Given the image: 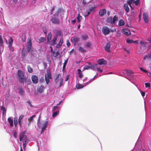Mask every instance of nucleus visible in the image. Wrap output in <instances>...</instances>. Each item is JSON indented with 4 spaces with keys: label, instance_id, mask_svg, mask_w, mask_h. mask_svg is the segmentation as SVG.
<instances>
[{
    "label": "nucleus",
    "instance_id": "4d7b16f0",
    "mask_svg": "<svg viewBox=\"0 0 151 151\" xmlns=\"http://www.w3.org/2000/svg\"><path fill=\"white\" fill-rule=\"evenodd\" d=\"M66 42H67V46L68 47H69L70 45V42H69V40H67Z\"/></svg>",
    "mask_w": 151,
    "mask_h": 151
},
{
    "label": "nucleus",
    "instance_id": "6ab92c4d",
    "mask_svg": "<svg viewBox=\"0 0 151 151\" xmlns=\"http://www.w3.org/2000/svg\"><path fill=\"white\" fill-rule=\"evenodd\" d=\"M106 10L105 9H103L100 11L99 14L101 17H102L106 13Z\"/></svg>",
    "mask_w": 151,
    "mask_h": 151
},
{
    "label": "nucleus",
    "instance_id": "f03ea898",
    "mask_svg": "<svg viewBox=\"0 0 151 151\" xmlns=\"http://www.w3.org/2000/svg\"><path fill=\"white\" fill-rule=\"evenodd\" d=\"M45 80L46 83L48 84L50 82V79L51 78V73L49 70H47V73L45 75Z\"/></svg>",
    "mask_w": 151,
    "mask_h": 151
},
{
    "label": "nucleus",
    "instance_id": "49530a36",
    "mask_svg": "<svg viewBox=\"0 0 151 151\" xmlns=\"http://www.w3.org/2000/svg\"><path fill=\"white\" fill-rule=\"evenodd\" d=\"M60 87H61L63 85V79L60 77Z\"/></svg>",
    "mask_w": 151,
    "mask_h": 151
},
{
    "label": "nucleus",
    "instance_id": "9d476101",
    "mask_svg": "<svg viewBox=\"0 0 151 151\" xmlns=\"http://www.w3.org/2000/svg\"><path fill=\"white\" fill-rule=\"evenodd\" d=\"M24 117V115L23 114L21 115L19 118L18 123L20 126H21L23 122L22 119Z\"/></svg>",
    "mask_w": 151,
    "mask_h": 151
},
{
    "label": "nucleus",
    "instance_id": "473e14b6",
    "mask_svg": "<svg viewBox=\"0 0 151 151\" xmlns=\"http://www.w3.org/2000/svg\"><path fill=\"white\" fill-rule=\"evenodd\" d=\"M84 86H85L84 85V84H83V85L80 84H78L76 85V88L77 89H79L82 88Z\"/></svg>",
    "mask_w": 151,
    "mask_h": 151
},
{
    "label": "nucleus",
    "instance_id": "6e6d98bb",
    "mask_svg": "<svg viewBox=\"0 0 151 151\" xmlns=\"http://www.w3.org/2000/svg\"><path fill=\"white\" fill-rule=\"evenodd\" d=\"M146 87H150V84L149 83H145Z\"/></svg>",
    "mask_w": 151,
    "mask_h": 151
},
{
    "label": "nucleus",
    "instance_id": "bb28decb",
    "mask_svg": "<svg viewBox=\"0 0 151 151\" xmlns=\"http://www.w3.org/2000/svg\"><path fill=\"white\" fill-rule=\"evenodd\" d=\"M1 110H2L3 111L2 114H3V116H4V115L5 116L6 112V109L3 106H2L1 107V108L0 109V111Z\"/></svg>",
    "mask_w": 151,
    "mask_h": 151
},
{
    "label": "nucleus",
    "instance_id": "aec40b11",
    "mask_svg": "<svg viewBox=\"0 0 151 151\" xmlns=\"http://www.w3.org/2000/svg\"><path fill=\"white\" fill-rule=\"evenodd\" d=\"M51 21L52 23H53L58 24L59 23V20L56 18H53L52 19Z\"/></svg>",
    "mask_w": 151,
    "mask_h": 151
},
{
    "label": "nucleus",
    "instance_id": "2eb2a0df",
    "mask_svg": "<svg viewBox=\"0 0 151 151\" xmlns=\"http://www.w3.org/2000/svg\"><path fill=\"white\" fill-rule=\"evenodd\" d=\"M143 18L144 19V21L145 23L148 22V16L147 13H144L143 14Z\"/></svg>",
    "mask_w": 151,
    "mask_h": 151
},
{
    "label": "nucleus",
    "instance_id": "864d4df0",
    "mask_svg": "<svg viewBox=\"0 0 151 151\" xmlns=\"http://www.w3.org/2000/svg\"><path fill=\"white\" fill-rule=\"evenodd\" d=\"M62 44V43H60V42L57 44V45L56 46V47L57 48H59L60 46H61V45Z\"/></svg>",
    "mask_w": 151,
    "mask_h": 151
},
{
    "label": "nucleus",
    "instance_id": "dca6fc26",
    "mask_svg": "<svg viewBox=\"0 0 151 151\" xmlns=\"http://www.w3.org/2000/svg\"><path fill=\"white\" fill-rule=\"evenodd\" d=\"M85 46L86 48L88 50L91 49L92 48V45L89 42H87L85 43Z\"/></svg>",
    "mask_w": 151,
    "mask_h": 151
},
{
    "label": "nucleus",
    "instance_id": "6e6552de",
    "mask_svg": "<svg viewBox=\"0 0 151 151\" xmlns=\"http://www.w3.org/2000/svg\"><path fill=\"white\" fill-rule=\"evenodd\" d=\"M117 20V17L116 16L114 17L113 19L112 18H109L107 21L109 22H111L112 23H114Z\"/></svg>",
    "mask_w": 151,
    "mask_h": 151
},
{
    "label": "nucleus",
    "instance_id": "5fc2aeb1",
    "mask_svg": "<svg viewBox=\"0 0 151 151\" xmlns=\"http://www.w3.org/2000/svg\"><path fill=\"white\" fill-rule=\"evenodd\" d=\"M90 69V66H88L87 65L85 66L84 67V69L85 70H88Z\"/></svg>",
    "mask_w": 151,
    "mask_h": 151
},
{
    "label": "nucleus",
    "instance_id": "a18cd8bd",
    "mask_svg": "<svg viewBox=\"0 0 151 151\" xmlns=\"http://www.w3.org/2000/svg\"><path fill=\"white\" fill-rule=\"evenodd\" d=\"M81 19H82L80 15L79 14L78 15V17L77 18V19L78 20V21L79 22H80L81 21Z\"/></svg>",
    "mask_w": 151,
    "mask_h": 151
},
{
    "label": "nucleus",
    "instance_id": "0eeeda50",
    "mask_svg": "<svg viewBox=\"0 0 151 151\" xmlns=\"http://www.w3.org/2000/svg\"><path fill=\"white\" fill-rule=\"evenodd\" d=\"M125 71L127 73V75L131 78L134 77L133 73L131 70H126Z\"/></svg>",
    "mask_w": 151,
    "mask_h": 151
},
{
    "label": "nucleus",
    "instance_id": "1a4fd4ad",
    "mask_svg": "<svg viewBox=\"0 0 151 151\" xmlns=\"http://www.w3.org/2000/svg\"><path fill=\"white\" fill-rule=\"evenodd\" d=\"M98 63L100 65H105L107 63V61L103 59H101L98 60Z\"/></svg>",
    "mask_w": 151,
    "mask_h": 151
},
{
    "label": "nucleus",
    "instance_id": "f257e3e1",
    "mask_svg": "<svg viewBox=\"0 0 151 151\" xmlns=\"http://www.w3.org/2000/svg\"><path fill=\"white\" fill-rule=\"evenodd\" d=\"M17 75L20 82L23 83L26 82V79L24 76V73L22 71L18 70L17 72Z\"/></svg>",
    "mask_w": 151,
    "mask_h": 151
},
{
    "label": "nucleus",
    "instance_id": "ddd939ff",
    "mask_svg": "<svg viewBox=\"0 0 151 151\" xmlns=\"http://www.w3.org/2000/svg\"><path fill=\"white\" fill-rule=\"evenodd\" d=\"M48 124V122L46 121L44 122L43 126L42 128L41 133L43 132L47 128V125Z\"/></svg>",
    "mask_w": 151,
    "mask_h": 151
},
{
    "label": "nucleus",
    "instance_id": "2f4dec72",
    "mask_svg": "<svg viewBox=\"0 0 151 151\" xmlns=\"http://www.w3.org/2000/svg\"><path fill=\"white\" fill-rule=\"evenodd\" d=\"M45 40V38L43 37H41L38 40L39 43L43 42Z\"/></svg>",
    "mask_w": 151,
    "mask_h": 151
},
{
    "label": "nucleus",
    "instance_id": "cd10ccee",
    "mask_svg": "<svg viewBox=\"0 0 151 151\" xmlns=\"http://www.w3.org/2000/svg\"><path fill=\"white\" fill-rule=\"evenodd\" d=\"M8 121L9 123L10 127H12L13 125V120L10 117H9L8 119Z\"/></svg>",
    "mask_w": 151,
    "mask_h": 151
},
{
    "label": "nucleus",
    "instance_id": "a878e982",
    "mask_svg": "<svg viewBox=\"0 0 151 151\" xmlns=\"http://www.w3.org/2000/svg\"><path fill=\"white\" fill-rule=\"evenodd\" d=\"M78 77L81 79L83 77V75L81 72V70L80 69H78Z\"/></svg>",
    "mask_w": 151,
    "mask_h": 151
},
{
    "label": "nucleus",
    "instance_id": "412c9836",
    "mask_svg": "<svg viewBox=\"0 0 151 151\" xmlns=\"http://www.w3.org/2000/svg\"><path fill=\"white\" fill-rule=\"evenodd\" d=\"M57 37L56 36H55L53 39L50 42L51 45H54L56 43V41L57 40Z\"/></svg>",
    "mask_w": 151,
    "mask_h": 151
},
{
    "label": "nucleus",
    "instance_id": "c9c22d12",
    "mask_svg": "<svg viewBox=\"0 0 151 151\" xmlns=\"http://www.w3.org/2000/svg\"><path fill=\"white\" fill-rule=\"evenodd\" d=\"M95 79H94V78L91 79L88 82H87L86 83H84V85L85 86H86L87 85L91 83Z\"/></svg>",
    "mask_w": 151,
    "mask_h": 151
},
{
    "label": "nucleus",
    "instance_id": "72a5a7b5",
    "mask_svg": "<svg viewBox=\"0 0 151 151\" xmlns=\"http://www.w3.org/2000/svg\"><path fill=\"white\" fill-rule=\"evenodd\" d=\"M40 116L39 117L37 121V125L39 128H40L41 127L42 124L40 122Z\"/></svg>",
    "mask_w": 151,
    "mask_h": 151
},
{
    "label": "nucleus",
    "instance_id": "39448f33",
    "mask_svg": "<svg viewBox=\"0 0 151 151\" xmlns=\"http://www.w3.org/2000/svg\"><path fill=\"white\" fill-rule=\"evenodd\" d=\"M32 81L33 83L37 84L38 82V78L37 76L35 75H33L31 77Z\"/></svg>",
    "mask_w": 151,
    "mask_h": 151
},
{
    "label": "nucleus",
    "instance_id": "37998d69",
    "mask_svg": "<svg viewBox=\"0 0 151 151\" xmlns=\"http://www.w3.org/2000/svg\"><path fill=\"white\" fill-rule=\"evenodd\" d=\"M68 60H65V62H64V65H63V69H64L65 67H66V64H67V62H68Z\"/></svg>",
    "mask_w": 151,
    "mask_h": 151
},
{
    "label": "nucleus",
    "instance_id": "f704fd0d",
    "mask_svg": "<svg viewBox=\"0 0 151 151\" xmlns=\"http://www.w3.org/2000/svg\"><path fill=\"white\" fill-rule=\"evenodd\" d=\"M27 70L29 73H32L33 72V69L29 65L27 66Z\"/></svg>",
    "mask_w": 151,
    "mask_h": 151
},
{
    "label": "nucleus",
    "instance_id": "7c9ffc66",
    "mask_svg": "<svg viewBox=\"0 0 151 151\" xmlns=\"http://www.w3.org/2000/svg\"><path fill=\"white\" fill-rule=\"evenodd\" d=\"M78 50L82 52H84L86 51V50L85 48L81 47H79Z\"/></svg>",
    "mask_w": 151,
    "mask_h": 151
},
{
    "label": "nucleus",
    "instance_id": "de8ad7c7",
    "mask_svg": "<svg viewBox=\"0 0 151 151\" xmlns=\"http://www.w3.org/2000/svg\"><path fill=\"white\" fill-rule=\"evenodd\" d=\"M133 42V40L127 39V42L128 43H132Z\"/></svg>",
    "mask_w": 151,
    "mask_h": 151
},
{
    "label": "nucleus",
    "instance_id": "58836bf2",
    "mask_svg": "<svg viewBox=\"0 0 151 151\" xmlns=\"http://www.w3.org/2000/svg\"><path fill=\"white\" fill-rule=\"evenodd\" d=\"M59 114V111H56L53 112L52 116L53 117L56 116Z\"/></svg>",
    "mask_w": 151,
    "mask_h": 151
},
{
    "label": "nucleus",
    "instance_id": "69168bd1",
    "mask_svg": "<svg viewBox=\"0 0 151 151\" xmlns=\"http://www.w3.org/2000/svg\"><path fill=\"white\" fill-rule=\"evenodd\" d=\"M69 78V76H67L65 78V81H67Z\"/></svg>",
    "mask_w": 151,
    "mask_h": 151
},
{
    "label": "nucleus",
    "instance_id": "e2e57ef3",
    "mask_svg": "<svg viewBox=\"0 0 151 151\" xmlns=\"http://www.w3.org/2000/svg\"><path fill=\"white\" fill-rule=\"evenodd\" d=\"M94 10V8L93 7H92V8H90L89 9V11L91 12H93Z\"/></svg>",
    "mask_w": 151,
    "mask_h": 151
},
{
    "label": "nucleus",
    "instance_id": "bf43d9fd",
    "mask_svg": "<svg viewBox=\"0 0 151 151\" xmlns=\"http://www.w3.org/2000/svg\"><path fill=\"white\" fill-rule=\"evenodd\" d=\"M8 47H9L10 50L11 51L13 52L14 51V48L12 47V46Z\"/></svg>",
    "mask_w": 151,
    "mask_h": 151
},
{
    "label": "nucleus",
    "instance_id": "a211bd4d",
    "mask_svg": "<svg viewBox=\"0 0 151 151\" xmlns=\"http://www.w3.org/2000/svg\"><path fill=\"white\" fill-rule=\"evenodd\" d=\"M45 88L44 86L41 85L40 87H38L37 88V91L40 93H42L44 91Z\"/></svg>",
    "mask_w": 151,
    "mask_h": 151
},
{
    "label": "nucleus",
    "instance_id": "c03bdc74",
    "mask_svg": "<svg viewBox=\"0 0 151 151\" xmlns=\"http://www.w3.org/2000/svg\"><path fill=\"white\" fill-rule=\"evenodd\" d=\"M36 116V115H32V116H31L30 117V118L29 119L30 120L31 122H33V118Z\"/></svg>",
    "mask_w": 151,
    "mask_h": 151
},
{
    "label": "nucleus",
    "instance_id": "e433bc0d",
    "mask_svg": "<svg viewBox=\"0 0 151 151\" xmlns=\"http://www.w3.org/2000/svg\"><path fill=\"white\" fill-rule=\"evenodd\" d=\"M95 79H94V78L91 79L88 82H87L86 83H84V85L85 86H86L87 85L91 83Z\"/></svg>",
    "mask_w": 151,
    "mask_h": 151
},
{
    "label": "nucleus",
    "instance_id": "603ef678",
    "mask_svg": "<svg viewBox=\"0 0 151 151\" xmlns=\"http://www.w3.org/2000/svg\"><path fill=\"white\" fill-rule=\"evenodd\" d=\"M17 118L16 120H15V118L14 119V124L15 127H16L17 124Z\"/></svg>",
    "mask_w": 151,
    "mask_h": 151
},
{
    "label": "nucleus",
    "instance_id": "b1692460",
    "mask_svg": "<svg viewBox=\"0 0 151 151\" xmlns=\"http://www.w3.org/2000/svg\"><path fill=\"white\" fill-rule=\"evenodd\" d=\"M125 23L124 21L122 19H120L119 21L118 26H123L124 25Z\"/></svg>",
    "mask_w": 151,
    "mask_h": 151
},
{
    "label": "nucleus",
    "instance_id": "20e7f679",
    "mask_svg": "<svg viewBox=\"0 0 151 151\" xmlns=\"http://www.w3.org/2000/svg\"><path fill=\"white\" fill-rule=\"evenodd\" d=\"M26 136L25 134V132H22L19 136L20 141H23V142H26L27 140Z\"/></svg>",
    "mask_w": 151,
    "mask_h": 151
},
{
    "label": "nucleus",
    "instance_id": "774afa93",
    "mask_svg": "<svg viewBox=\"0 0 151 151\" xmlns=\"http://www.w3.org/2000/svg\"><path fill=\"white\" fill-rule=\"evenodd\" d=\"M76 21L75 20H71V22L73 24Z\"/></svg>",
    "mask_w": 151,
    "mask_h": 151
},
{
    "label": "nucleus",
    "instance_id": "a19ab883",
    "mask_svg": "<svg viewBox=\"0 0 151 151\" xmlns=\"http://www.w3.org/2000/svg\"><path fill=\"white\" fill-rule=\"evenodd\" d=\"M139 3V0H133V3L134 4L136 5H137Z\"/></svg>",
    "mask_w": 151,
    "mask_h": 151
},
{
    "label": "nucleus",
    "instance_id": "09e8293b",
    "mask_svg": "<svg viewBox=\"0 0 151 151\" xmlns=\"http://www.w3.org/2000/svg\"><path fill=\"white\" fill-rule=\"evenodd\" d=\"M82 38L83 40H86L87 39L88 36L86 35H84L82 36Z\"/></svg>",
    "mask_w": 151,
    "mask_h": 151
},
{
    "label": "nucleus",
    "instance_id": "393cba45",
    "mask_svg": "<svg viewBox=\"0 0 151 151\" xmlns=\"http://www.w3.org/2000/svg\"><path fill=\"white\" fill-rule=\"evenodd\" d=\"M13 43V40L11 37H10L8 40V46H12Z\"/></svg>",
    "mask_w": 151,
    "mask_h": 151
},
{
    "label": "nucleus",
    "instance_id": "423d86ee",
    "mask_svg": "<svg viewBox=\"0 0 151 151\" xmlns=\"http://www.w3.org/2000/svg\"><path fill=\"white\" fill-rule=\"evenodd\" d=\"M4 46L3 45V41L1 36L0 35V54H1L3 52L4 50Z\"/></svg>",
    "mask_w": 151,
    "mask_h": 151
},
{
    "label": "nucleus",
    "instance_id": "79ce46f5",
    "mask_svg": "<svg viewBox=\"0 0 151 151\" xmlns=\"http://www.w3.org/2000/svg\"><path fill=\"white\" fill-rule=\"evenodd\" d=\"M146 58L150 59L151 58V54H148L147 55L145 56L144 59H145Z\"/></svg>",
    "mask_w": 151,
    "mask_h": 151
},
{
    "label": "nucleus",
    "instance_id": "0e129e2a",
    "mask_svg": "<svg viewBox=\"0 0 151 151\" xmlns=\"http://www.w3.org/2000/svg\"><path fill=\"white\" fill-rule=\"evenodd\" d=\"M141 92V94L142 95V96H143V97H144L145 96V93L144 92H143L142 91H141L140 92Z\"/></svg>",
    "mask_w": 151,
    "mask_h": 151
},
{
    "label": "nucleus",
    "instance_id": "4be33fe9",
    "mask_svg": "<svg viewBox=\"0 0 151 151\" xmlns=\"http://www.w3.org/2000/svg\"><path fill=\"white\" fill-rule=\"evenodd\" d=\"M124 8L127 13L129 12V9L127 4H124Z\"/></svg>",
    "mask_w": 151,
    "mask_h": 151
},
{
    "label": "nucleus",
    "instance_id": "4c0bfd02",
    "mask_svg": "<svg viewBox=\"0 0 151 151\" xmlns=\"http://www.w3.org/2000/svg\"><path fill=\"white\" fill-rule=\"evenodd\" d=\"M95 79H94V78L91 79L88 82H87L86 83H84V85L85 86H86L87 85L91 83Z\"/></svg>",
    "mask_w": 151,
    "mask_h": 151
},
{
    "label": "nucleus",
    "instance_id": "ea45409f",
    "mask_svg": "<svg viewBox=\"0 0 151 151\" xmlns=\"http://www.w3.org/2000/svg\"><path fill=\"white\" fill-rule=\"evenodd\" d=\"M127 2L129 4L130 6L131 7V4L133 3V0H128L127 1Z\"/></svg>",
    "mask_w": 151,
    "mask_h": 151
},
{
    "label": "nucleus",
    "instance_id": "13d9d810",
    "mask_svg": "<svg viewBox=\"0 0 151 151\" xmlns=\"http://www.w3.org/2000/svg\"><path fill=\"white\" fill-rule=\"evenodd\" d=\"M96 70H97L99 72L101 73H102V70L99 68H97H97L96 69Z\"/></svg>",
    "mask_w": 151,
    "mask_h": 151
},
{
    "label": "nucleus",
    "instance_id": "c756f323",
    "mask_svg": "<svg viewBox=\"0 0 151 151\" xmlns=\"http://www.w3.org/2000/svg\"><path fill=\"white\" fill-rule=\"evenodd\" d=\"M24 91L23 89L20 87H19V93L21 95H23Z\"/></svg>",
    "mask_w": 151,
    "mask_h": 151
},
{
    "label": "nucleus",
    "instance_id": "8fccbe9b",
    "mask_svg": "<svg viewBox=\"0 0 151 151\" xmlns=\"http://www.w3.org/2000/svg\"><path fill=\"white\" fill-rule=\"evenodd\" d=\"M60 76H61V75L60 74H59L57 76V78H56L55 80V82H56L57 83V82L58 81V80H59V77H60Z\"/></svg>",
    "mask_w": 151,
    "mask_h": 151
},
{
    "label": "nucleus",
    "instance_id": "680f3d73",
    "mask_svg": "<svg viewBox=\"0 0 151 151\" xmlns=\"http://www.w3.org/2000/svg\"><path fill=\"white\" fill-rule=\"evenodd\" d=\"M17 134L16 132H14L13 133V135L14 137L15 138H16Z\"/></svg>",
    "mask_w": 151,
    "mask_h": 151
},
{
    "label": "nucleus",
    "instance_id": "7ed1b4c3",
    "mask_svg": "<svg viewBox=\"0 0 151 151\" xmlns=\"http://www.w3.org/2000/svg\"><path fill=\"white\" fill-rule=\"evenodd\" d=\"M102 31L105 35L109 34L110 32H113V30L109 29L107 26H104L102 29Z\"/></svg>",
    "mask_w": 151,
    "mask_h": 151
},
{
    "label": "nucleus",
    "instance_id": "052dcab7",
    "mask_svg": "<svg viewBox=\"0 0 151 151\" xmlns=\"http://www.w3.org/2000/svg\"><path fill=\"white\" fill-rule=\"evenodd\" d=\"M27 103L29 104V106L30 107H33L32 105L31 104V102L30 101H27Z\"/></svg>",
    "mask_w": 151,
    "mask_h": 151
},
{
    "label": "nucleus",
    "instance_id": "338daca9",
    "mask_svg": "<svg viewBox=\"0 0 151 151\" xmlns=\"http://www.w3.org/2000/svg\"><path fill=\"white\" fill-rule=\"evenodd\" d=\"M86 12L87 13L86 15L85 16V17L87 16L88 15L90 14L91 13L89 11L88 12L86 11Z\"/></svg>",
    "mask_w": 151,
    "mask_h": 151
},
{
    "label": "nucleus",
    "instance_id": "f8f14e48",
    "mask_svg": "<svg viewBox=\"0 0 151 151\" xmlns=\"http://www.w3.org/2000/svg\"><path fill=\"white\" fill-rule=\"evenodd\" d=\"M122 32L127 36H128L131 34L130 31L127 29H123L122 30Z\"/></svg>",
    "mask_w": 151,
    "mask_h": 151
},
{
    "label": "nucleus",
    "instance_id": "5701e85b",
    "mask_svg": "<svg viewBox=\"0 0 151 151\" xmlns=\"http://www.w3.org/2000/svg\"><path fill=\"white\" fill-rule=\"evenodd\" d=\"M97 64H94L93 65H90V69L93 70H96L97 68Z\"/></svg>",
    "mask_w": 151,
    "mask_h": 151
},
{
    "label": "nucleus",
    "instance_id": "4468645a",
    "mask_svg": "<svg viewBox=\"0 0 151 151\" xmlns=\"http://www.w3.org/2000/svg\"><path fill=\"white\" fill-rule=\"evenodd\" d=\"M79 40V38L75 37H73L71 39V41L72 42H74L75 44L77 42H78Z\"/></svg>",
    "mask_w": 151,
    "mask_h": 151
},
{
    "label": "nucleus",
    "instance_id": "f3484780",
    "mask_svg": "<svg viewBox=\"0 0 151 151\" xmlns=\"http://www.w3.org/2000/svg\"><path fill=\"white\" fill-rule=\"evenodd\" d=\"M110 43L109 42L107 43L104 47V49L105 51H109L110 50Z\"/></svg>",
    "mask_w": 151,
    "mask_h": 151
},
{
    "label": "nucleus",
    "instance_id": "3c124183",
    "mask_svg": "<svg viewBox=\"0 0 151 151\" xmlns=\"http://www.w3.org/2000/svg\"><path fill=\"white\" fill-rule=\"evenodd\" d=\"M140 70L142 71V72H145V73H147V71L146 70H145L143 68H140Z\"/></svg>",
    "mask_w": 151,
    "mask_h": 151
},
{
    "label": "nucleus",
    "instance_id": "9b49d317",
    "mask_svg": "<svg viewBox=\"0 0 151 151\" xmlns=\"http://www.w3.org/2000/svg\"><path fill=\"white\" fill-rule=\"evenodd\" d=\"M32 47L31 42L29 40L27 42V51L29 52L30 50Z\"/></svg>",
    "mask_w": 151,
    "mask_h": 151
},
{
    "label": "nucleus",
    "instance_id": "c85d7f7f",
    "mask_svg": "<svg viewBox=\"0 0 151 151\" xmlns=\"http://www.w3.org/2000/svg\"><path fill=\"white\" fill-rule=\"evenodd\" d=\"M52 37V34L51 32H49L47 36V40L48 42H49L51 40Z\"/></svg>",
    "mask_w": 151,
    "mask_h": 151
}]
</instances>
